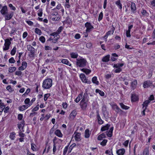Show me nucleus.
<instances>
[{
    "label": "nucleus",
    "instance_id": "17",
    "mask_svg": "<svg viewBox=\"0 0 155 155\" xmlns=\"http://www.w3.org/2000/svg\"><path fill=\"white\" fill-rule=\"evenodd\" d=\"M125 152V150L124 148L120 149L116 151V153L118 155H123Z\"/></svg>",
    "mask_w": 155,
    "mask_h": 155
},
{
    "label": "nucleus",
    "instance_id": "15",
    "mask_svg": "<svg viewBox=\"0 0 155 155\" xmlns=\"http://www.w3.org/2000/svg\"><path fill=\"white\" fill-rule=\"evenodd\" d=\"M80 105L81 108L83 110H85L87 107V102H80Z\"/></svg>",
    "mask_w": 155,
    "mask_h": 155
},
{
    "label": "nucleus",
    "instance_id": "53",
    "mask_svg": "<svg viewBox=\"0 0 155 155\" xmlns=\"http://www.w3.org/2000/svg\"><path fill=\"white\" fill-rule=\"evenodd\" d=\"M76 146V144L75 143H74L70 146L69 149V150H70V152H71V151L72 149Z\"/></svg>",
    "mask_w": 155,
    "mask_h": 155
},
{
    "label": "nucleus",
    "instance_id": "57",
    "mask_svg": "<svg viewBox=\"0 0 155 155\" xmlns=\"http://www.w3.org/2000/svg\"><path fill=\"white\" fill-rule=\"evenodd\" d=\"M9 62L11 63H14L15 62V61L13 57H12L9 59Z\"/></svg>",
    "mask_w": 155,
    "mask_h": 155
},
{
    "label": "nucleus",
    "instance_id": "29",
    "mask_svg": "<svg viewBox=\"0 0 155 155\" xmlns=\"http://www.w3.org/2000/svg\"><path fill=\"white\" fill-rule=\"evenodd\" d=\"M70 55L71 58H76L78 56V54L76 52H72L70 54Z\"/></svg>",
    "mask_w": 155,
    "mask_h": 155
},
{
    "label": "nucleus",
    "instance_id": "31",
    "mask_svg": "<svg viewBox=\"0 0 155 155\" xmlns=\"http://www.w3.org/2000/svg\"><path fill=\"white\" fill-rule=\"evenodd\" d=\"M24 102L25 104L28 106L29 107L31 105V103L30 100L29 98H26L24 101Z\"/></svg>",
    "mask_w": 155,
    "mask_h": 155
},
{
    "label": "nucleus",
    "instance_id": "7",
    "mask_svg": "<svg viewBox=\"0 0 155 155\" xmlns=\"http://www.w3.org/2000/svg\"><path fill=\"white\" fill-rule=\"evenodd\" d=\"M74 137L75 138V140L77 141H80L81 140V134L80 133H76L75 132H74Z\"/></svg>",
    "mask_w": 155,
    "mask_h": 155
},
{
    "label": "nucleus",
    "instance_id": "42",
    "mask_svg": "<svg viewBox=\"0 0 155 155\" xmlns=\"http://www.w3.org/2000/svg\"><path fill=\"white\" fill-rule=\"evenodd\" d=\"M35 31L37 34L39 35H41V34L42 33L41 30L38 28H35Z\"/></svg>",
    "mask_w": 155,
    "mask_h": 155
},
{
    "label": "nucleus",
    "instance_id": "52",
    "mask_svg": "<svg viewBox=\"0 0 155 155\" xmlns=\"http://www.w3.org/2000/svg\"><path fill=\"white\" fill-rule=\"evenodd\" d=\"M114 108L117 110L116 112L118 113L119 111L121 109L116 104H114Z\"/></svg>",
    "mask_w": 155,
    "mask_h": 155
},
{
    "label": "nucleus",
    "instance_id": "21",
    "mask_svg": "<svg viewBox=\"0 0 155 155\" xmlns=\"http://www.w3.org/2000/svg\"><path fill=\"white\" fill-rule=\"evenodd\" d=\"M61 62L62 63L68 65L69 66L71 67V64L69 62L68 59H63L62 60Z\"/></svg>",
    "mask_w": 155,
    "mask_h": 155
},
{
    "label": "nucleus",
    "instance_id": "6",
    "mask_svg": "<svg viewBox=\"0 0 155 155\" xmlns=\"http://www.w3.org/2000/svg\"><path fill=\"white\" fill-rule=\"evenodd\" d=\"M85 26L86 28V32L87 33L90 32L92 29L94 28L93 26L90 22H87L85 24Z\"/></svg>",
    "mask_w": 155,
    "mask_h": 155
},
{
    "label": "nucleus",
    "instance_id": "41",
    "mask_svg": "<svg viewBox=\"0 0 155 155\" xmlns=\"http://www.w3.org/2000/svg\"><path fill=\"white\" fill-rule=\"evenodd\" d=\"M16 48L15 46L12 49L11 51V54L12 55H14L15 54L16 51Z\"/></svg>",
    "mask_w": 155,
    "mask_h": 155
},
{
    "label": "nucleus",
    "instance_id": "51",
    "mask_svg": "<svg viewBox=\"0 0 155 155\" xmlns=\"http://www.w3.org/2000/svg\"><path fill=\"white\" fill-rule=\"evenodd\" d=\"M63 29V27L62 26H60L58 30L56 32L58 35L60 33V32Z\"/></svg>",
    "mask_w": 155,
    "mask_h": 155
},
{
    "label": "nucleus",
    "instance_id": "44",
    "mask_svg": "<svg viewBox=\"0 0 155 155\" xmlns=\"http://www.w3.org/2000/svg\"><path fill=\"white\" fill-rule=\"evenodd\" d=\"M16 69V68L14 67H10L9 68V72L10 73H12L15 71Z\"/></svg>",
    "mask_w": 155,
    "mask_h": 155
},
{
    "label": "nucleus",
    "instance_id": "55",
    "mask_svg": "<svg viewBox=\"0 0 155 155\" xmlns=\"http://www.w3.org/2000/svg\"><path fill=\"white\" fill-rule=\"evenodd\" d=\"M58 38H59L58 37V36H55V37H54V38H53V42L54 43H56L57 41Z\"/></svg>",
    "mask_w": 155,
    "mask_h": 155
},
{
    "label": "nucleus",
    "instance_id": "60",
    "mask_svg": "<svg viewBox=\"0 0 155 155\" xmlns=\"http://www.w3.org/2000/svg\"><path fill=\"white\" fill-rule=\"evenodd\" d=\"M54 145H53V153L54 154L55 153V151L56 150V147L55 145V143L54 142Z\"/></svg>",
    "mask_w": 155,
    "mask_h": 155
},
{
    "label": "nucleus",
    "instance_id": "34",
    "mask_svg": "<svg viewBox=\"0 0 155 155\" xmlns=\"http://www.w3.org/2000/svg\"><path fill=\"white\" fill-rule=\"evenodd\" d=\"M149 148L146 147L144 150L143 152V155H149Z\"/></svg>",
    "mask_w": 155,
    "mask_h": 155
},
{
    "label": "nucleus",
    "instance_id": "45",
    "mask_svg": "<svg viewBox=\"0 0 155 155\" xmlns=\"http://www.w3.org/2000/svg\"><path fill=\"white\" fill-rule=\"evenodd\" d=\"M42 14V8L39 9L38 11V15L40 17H41Z\"/></svg>",
    "mask_w": 155,
    "mask_h": 155
},
{
    "label": "nucleus",
    "instance_id": "8",
    "mask_svg": "<svg viewBox=\"0 0 155 155\" xmlns=\"http://www.w3.org/2000/svg\"><path fill=\"white\" fill-rule=\"evenodd\" d=\"M14 15V13L12 12H11L9 14L7 13L5 15H4L5 18V20H8L11 19Z\"/></svg>",
    "mask_w": 155,
    "mask_h": 155
},
{
    "label": "nucleus",
    "instance_id": "9",
    "mask_svg": "<svg viewBox=\"0 0 155 155\" xmlns=\"http://www.w3.org/2000/svg\"><path fill=\"white\" fill-rule=\"evenodd\" d=\"M97 118L98 120V123L99 124L101 125L104 123V121L101 119L98 111H97Z\"/></svg>",
    "mask_w": 155,
    "mask_h": 155
},
{
    "label": "nucleus",
    "instance_id": "11",
    "mask_svg": "<svg viewBox=\"0 0 155 155\" xmlns=\"http://www.w3.org/2000/svg\"><path fill=\"white\" fill-rule=\"evenodd\" d=\"M80 77L82 82L85 83H88L87 79L86 78L85 74H80Z\"/></svg>",
    "mask_w": 155,
    "mask_h": 155
},
{
    "label": "nucleus",
    "instance_id": "14",
    "mask_svg": "<svg viewBox=\"0 0 155 155\" xmlns=\"http://www.w3.org/2000/svg\"><path fill=\"white\" fill-rule=\"evenodd\" d=\"M27 64L26 61H23L22 63L21 66L18 68V70L22 71L25 69L27 66Z\"/></svg>",
    "mask_w": 155,
    "mask_h": 155
},
{
    "label": "nucleus",
    "instance_id": "37",
    "mask_svg": "<svg viewBox=\"0 0 155 155\" xmlns=\"http://www.w3.org/2000/svg\"><path fill=\"white\" fill-rule=\"evenodd\" d=\"M137 84V81L135 80L132 82L131 86L133 89H134L135 88Z\"/></svg>",
    "mask_w": 155,
    "mask_h": 155
},
{
    "label": "nucleus",
    "instance_id": "54",
    "mask_svg": "<svg viewBox=\"0 0 155 155\" xmlns=\"http://www.w3.org/2000/svg\"><path fill=\"white\" fill-rule=\"evenodd\" d=\"M18 133L19 135L21 137H24L25 136V134L22 133L21 131H19Z\"/></svg>",
    "mask_w": 155,
    "mask_h": 155
},
{
    "label": "nucleus",
    "instance_id": "3",
    "mask_svg": "<svg viewBox=\"0 0 155 155\" xmlns=\"http://www.w3.org/2000/svg\"><path fill=\"white\" fill-rule=\"evenodd\" d=\"M27 47L28 50L30 51V54H28V56L30 58L34 57L35 48L31 45H28Z\"/></svg>",
    "mask_w": 155,
    "mask_h": 155
},
{
    "label": "nucleus",
    "instance_id": "22",
    "mask_svg": "<svg viewBox=\"0 0 155 155\" xmlns=\"http://www.w3.org/2000/svg\"><path fill=\"white\" fill-rule=\"evenodd\" d=\"M131 10L134 13L135 12V11L136 10V5L134 3L132 2L131 5Z\"/></svg>",
    "mask_w": 155,
    "mask_h": 155
},
{
    "label": "nucleus",
    "instance_id": "43",
    "mask_svg": "<svg viewBox=\"0 0 155 155\" xmlns=\"http://www.w3.org/2000/svg\"><path fill=\"white\" fill-rule=\"evenodd\" d=\"M105 153L109 155H114L112 153V149L110 150H107L105 151Z\"/></svg>",
    "mask_w": 155,
    "mask_h": 155
},
{
    "label": "nucleus",
    "instance_id": "48",
    "mask_svg": "<svg viewBox=\"0 0 155 155\" xmlns=\"http://www.w3.org/2000/svg\"><path fill=\"white\" fill-rule=\"evenodd\" d=\"M107 141V140L104 139L100 143L101 145L103 146H104L106 145V143Z\"/></svg>",
    "mask_w": 155,
    "mask_h": 155
},
{
    "label": "nucleus",
    "instance_id": "1",
    "mask_svg": "<svg viewBox=\"0 0 155 155\" xmlns=\"http://www.w3.org/2000/svg\"><path fill=\"white\" fill-rule=\"evenodd\" d=\"M52 79L48 78L45 79L43 81L42 87L45 89H48L50 88L52 85Z\"/></svg>",
    "mask_w": 155,
    "mask_h": 155
},
{
    "label": "nucleus",
    "instance_id": "50",
    "mask_svg": "<svg viewBox=\"0 0 155 155\" xmlns=\"http://www.w3.org/2000/svg\"><path fill=\"white\" fill-rule=\"evenodd\" d=\"M39 40L42 43H44L45 41V38L43 36L40 37L39 38Z\"/></svg>",
    "mask_w": 155,
    "mask_h": 155
},
{
    "label": "nucleus",
    "instance_id": "39",
    "mask_svg": "<svg viewBox=\"0 0 155 155\" xmlns=\"http://www.w3.org/2000/svg\"><path fill=\"white\" fill-rule=\"evenodd\" d=\"M105 137V134L104 133H103L98 136L97 137V139L98 140H101L103 138H104Z\"/></svg>",
    "mask_w": 155,
    "mask_h": 155
},
{
    "label": "nucleus",
    "instance_id": "35",
    "mask_svg": "<svg viewBox=\"0 0 155 155\" xmlns=\"http://www.w3.org/2000/svg\"><path fill=\"white\" fill-rule=\"evenodd\" d=\"M25 124V121L24 120H23L21 122L20 124H18V129H20L21 128H22V129H23V128L24 127V125Z\"/></svg>",
    "mask_w": 155,
    "mask_h": 155
},
{
    "label": "nucleus",
    "instance_id": "12",
    "mask_svg": "<svg viewBox=\"0 0 155 155\" xmlns=\"http://www.w3.org/2000/svg\"><path fill=\"white\" fill-rule=\"evenodd\" d=\"M152 84V82L150 81H144L143 83V87L144 88H147L151 86Z\"/></svg>",
    "mask_w": 155,
    "mask_h": 155
},
{
    "label": "nucleus",
    "instance_id": "33",
    "mask_svg": "<svg viewBox=\"0 0 155 155\" xmlns=\"http://www.w3.org/2000/svg\"><path fill=\"white\" fill-rule=\"evenodd\" d=\"M150 102V101L149 100H146L144 101L143 103V104H142L143 106L142 108H144L145 107H146L147 108L148 104Z\"/></svg>",
    "mask_w": 155,
    "mask_h": 155
},
{
    "label": "nucleus",
    "instance_id": "46",
    "mask_svg": "<svg viewBox=\"0 0 155 155\" xmlns=\"http://www.w3.org/2000/svg\"><path fill=\"white\" fill-rule=\"evenodd\" d=\"M31 149L33 151H36L37 150L36 146L34 143L31 144Z\"/></svg>",
    "mask_w": 155,
    "mask_h": 155
},
{
    "label": "nucleus",
    "instance_id": "24",
    "mask_svg": "<svg viewBox=\"0 0 155 155\" xmlns=\"http://www.w3.org/2000/svg\"><path fill=\"white\" fill-rule=\"evenodd\" d=\"M87 94L86 93H84L83 97H82V100L80 101V102H87L88 99L87 98Z\"/></svg>",
    "mask_w": 155,
    "mask_h": 155
},
{
    "label": "nucleus",
    "instance_id": "20",
    "mask_svg": "<svg viewBox=\"0 0 155 155\" xmlns=\"http://www.w3.org/2000/svg\"><path fill=\"white\" fill-rule=\"evenodd\" d=\"M55 134L57 136L59 137H62L63 136V134L61 133V130L58 129L55 130Z\"/></svg>",
    "mask_w": 155,
    "mask_h": 155
},
{
    "label": "nucleus",
    "instance_id": "40",
    "mask_svg": "<svg viewBox=\"0 0 155 155\" xmlns=\"http://www.w3.org/2000/svg\"><path fill=\"white\" fill-rule=\"evenodd\" d=\"M141 13L142 15L144 16H147L148 15V13L146 12V11L144 10L143 9L141 10Z\"/></svg>",
    "mask_w": 155,
    "mask_h": 155
},
{
    "label": "nucleus",
    "instance_id": "56",
    "mask_svg": "<svg viewBox=\"0 0 155 155\" xmlns=\"http://www.w3.org/2000/svg\"><path fill=\"white\" fill-rule=\"evenodd\" d=\"M68 146H66L64 148L63 151V155H65L68 149Z\"/></svg>",
    "mask_w": 155,
    "mask_h": 155
},
{
    "label": "nucleus",
    "instance_id": "32",
    "mask_svg": "<svg viewBox=\"0 0 155 155\" xmlns=\"http://www.w3.org/2000/svg\"><path fill=\"white\" fill-rule=\"evenodd\" d=\"M110 127V125L107 124L105 126L102 127L101 128V130L102 131H104L108 130Z\"/></svg>",
    "mask_w": 155,
    "mask_h": 155
},
{
    "label": "nucleus",
    "instance_id": "64",
    "mask_svg": "<svg viewBox=\"0 0 155 155\" xmlns=\"http://www.w3.org/2000/svg\"><path fill=\"white\" fill-rule=\"evenodd\" d=\"M26 22L30 26H32L33 24V23L30 21H26Z\"/></svg>",
    "mask_w": 155,
    "mask_h": 155
},
{
    "label": "nucleus",
    "instance_id": "59",
    "mask_svg": "<svg viewBox=\"0 0 155 155\" xmlns=\"http://www.w3.org/2000/svg\"><path fill=\"white\" fill-rule=\"evenodd\" d=\"M6 89L8 91L10 92H12V91H13V90L12 89L11 86L10 85H8L6 87Z\"/></svg>",
    "mask_w": 155,
    "mask_h": 155
},
{
    "label": "nucleus",
    "instance_id": "18",
    "mask_svg": "<svg viewBox=\"0 0 155 155\" xmlns=\"http://www.w3.org/2000/svg\"><path fill=\"white\" fill-rule=\"evenodd\" d=\"M91 133L88 129H86L84 132V137L85 138H88L90 137L91 135Z\"/></svg>",
    "mask_w": 155,
    "mask_h": 155
},
{
    "label": "nucleus",
    "instance_id": "58",
    "mask_svg": "<svg viewBox=\"0 0 155 155\" xmlns=\"http://www.w3.org/2000/svg\"><path fill=\"white\" fill-rule=\"evenodd\" d=\"M39 105L38 104L35 107L33 108L32 110V111L34 112L38 110L39 109Z\"/></svg>",
    "mask_w": 155,
    "mask_h": 155
},
{
    "label": "nucleus",
    "instance_id": "63",
    "mask_svg": "<svg viewBox=\"0 0 155 155\" xmlns=\"http://www.w3.org/2000/svg\"><path fill=\"white\" fill-rule=\"evenodd\" d=\"M23 117L22 114H19L18 115V119L19 120H21L23 118Z\"/></svg>",
    "mask_w": 155,
    "mask_h": 155
},
{
    "label": "nucleus",
    "instance_id": "49",
    "mask_svg": "<svg viewBox=\"0 0 155 155\" xmlns=\"http://www.w3.org/2000/svg\"><path fill=\"white\" fill-rule=\"evenodd\" d=\"M50 94H45L44 96V100L45 101H46L50 96Z\"/></svg>",
    "mask_w": 155,
    "mask_h": 155
},
{
    "label": "nucleus",
    "instance_id": "47",
    "mask_svg": "<svg viewBox=\"0 0 155 155\" xmlns=\"http://www.w3.org/2000/svg\"><path fill=\"white\" fill-rule=\"evenodd\" d=\"M103 13L102 12H101L99 15L98 18V21H101L103 18Z\"/></svg>",
    "mask_w": 155,
    "mask_h": 155
},
{
    "label": "nucleus",
    "instance_id": "4",
    "mask_svg": "<svg viewBox=\"0 0 155 155\" xmlns=\"http://www.w3.org/2000/svg\"><path fill=\"white\" fill-rule=\"evenodd\" d=\"M124 63H117V64H114L113 67L116 68L114 71V72L116 73H120L122 70V69L121 68L124 65Z\"/></svg>",
    "mask_w": 155,
    "mask_h": 155
},
{
    "label": "nucleus",
    "instance_id": "38",
    "mask_svg": "<svg viewBox=\"0 0 155 155\" xmlns=\"http://www.w3.org/2000/svg\"><path fill=\"white\" fill-rule=\"evenodd\" d=\"M95 92L97 93H98L101 96H103L104 95V92L98 89H96Z\"/></svg>",
    "mask_w": 155,
    "mask_h": 155
},
{
    "label": "nucleus",
    "instance_id": "27",
    "mask_svg": "<svg viewBox=\"0 0 155 155\" xmlns=\"http://www.w3.org/2000/svg\"><path fill=\"white\" fill-rule=\"evenodd\" d=\"M119 104L121 108L123 109L127 110L128 109L130 108L129 107L125 105L122 103H120Z\"/></svg>",
    "mask_w": 155,
    "mask_h": 155
},
{
    "label": "nucleus",
    "instance_id": "26",
    "mask_svg": "<svg viewBox=\"0 0 155 155\" xmlns=\"http://www.w3.org/2000/svg\"><path fill=\"white\" fill-rule=\"evenodd\" d=\"M110 56V55L108 54L103 57L102 59V61L104 62H107L109 60Z\"/></svg>",
    "mask_w": 155,
    "mask_h": 155
},
{
    "label": "nucleus",
    "instance_id": "5",
    "mask_svg": "<svg viewBox=\"0 0 155 155\" xmlns=\"http://www.w3.org/2000/svg\"><path fill=\"white\" fill-rule=\"evenodd\" d=\"M11 44V42L8 39H6L5 40V43L4 45V46L3 47V50L4 51L8 50L9 48L10 45Z\"/></svg>",
    "mask_w": 155,
    "mask_h": 155
},
{
    "label": "nucleus",
    "instance_id": "2",
    "mask_svg": "<svg viewBox=\"0 0 155 155\" xmlns=\"http://www.w3.org/2000/svg\"><path fill=\"white\" fill-rule=\"evenodd\" d=\"M87 61L84 58H81L80 59H77L76 65L77 67L84 68L87 65Z\"/></svg>",
    "mask_w": 155,
    "mask_h": 155
},
{
    "label": "nucleus",
    "instance_id": "25",
    "mask_svg": "<svg viewBox=\"0 0 155 155\" xmlns=\"http://www.w3.org/2000/svg\"><path fill=\"white\" fill-rule=\"evenodd\" d=\"M15 135L16 133L15 132L13 131L10 133L9 137L11 140H14L15 139Z\"/></svg>",
    "mask_w": 155,
    "mask_h": 155
},
{
    "label": "nucleus",
    "instance_id": "28",
    "mask_svg": "<svg viewBox=\"0 0 155 155\" xmlns=\"http://www.w3.org/2000/svg\"><path fill=\"white\" fill-rule=\"evenodd\" d=\"M115 4L118 6L119 8L121 9L122 5L121 3L120 0H118L115 2Z\"/></svg>",
    "mask_w": 155,
    "mask_h": 155
},
{
    "label": "nucleus",
    "instance_id": "13",
    "mask_svg": "<svg viewBox=\"0 0 155 155\" xmlns=\"http://www.w3.org/2000/svg\"><path fill=\"white\" fill-rule=\"evenodd\" d=\"M77 114L76 110H73L70 114L69 119L71 120L73 119L76 116Z\"/></svg>",
    "mask_w": 155,
    "mask_h": 155
},
{
    "label": "nucleus",
    "instance_id": "23",
    "mask_svg": "<svg viewBox=\"0 0 155 155\" xmlns=\"http://www.w3.org/2000/svg\"><path fill=\"white\" fill-rule=\"evenodd\" d=\"M83 93L79 94L76 98L74 100V101L76 103H78L79 101L82 98Z\"/></svg>",
    "mask_w": 155,
    "mask_h": 155
},
{
    "label": "nucleus",
    "instance_id": "19",
    "mask_svg": "<svg viewBox=\"0 0 155 155\" xmlns=\"http://www.w3.org/2000/svg\"><path fill=\"white\" fill-rule=\"evenodd\" d=\"M80 70L83 72L85 73L86 75L89 74L91 72V70L87 68H83L80 69Z\"/></svg>",
    "mask_w": 155,
    "mask_h": 155
},
{
    "label": "nucleus",
    "instance_id": "30",
    "mask_svg": "<svg viewBox=\"0 0 155 155\" xmlns=\"http://www.w3.org/2000/svg\"><path fill=\"white\" fill-rule=\"evenodd\" d=\"M92 81L93 83L97 85H98L99 84V82L97 81V78L96 76L92 78Z\"/></svg>",
    "mask_w": 155,
    "mask_h": 155
},
{
    "label": "nucleus",
    "instance_id": "16",
    "mask_svg": "<svg viewBox=\"0 0 155 155\" xmlns=\"http://www.w3.org/2000/svg\"><path fill=\"white\" fill-rule=\"evenodd\" d=\"M139 98L138 96L135 94H132L131 96V100L133 102H136L138 101Z\"/></svg>",
    "mask_w": 155,
    "mask_h": 155
},
{
    "label": "nucleus",
    "instance_id": "10",
    "mask_svg": "<svg viewBox=\"0 0 155 155\" xmlns=\"http://www.w3.org/2000/svg\"><path fill=\"white\" fill-rule=\"evenodd\" d=\"M0 12L3 15L8 13V10L7 6L6 5L3 6L0 11Z\"/></svg>",
    "mask_w": 155,
    "mask_h": 155
},
{
    "label": "nucleus",
    "instance_id": "62",
    "mask_svg": "<svg viewBox=\"0 0 155 155\" xmlns=\"http://www.w3.org/2000/svg\"><path fill=\"white\" fill-rule=\"evenodd\" d=\"M9 7L11 9L13 10H15L16 9V8L14 6H13V5L11 4H10L8 5Z\"/></svg>",
    "mask_w": 155,
    "mask_h": 155
},
{
    "label": "nucleus",
    "instance_id": "36",
    "mask_svg": "<svg viewBox=\"0 0 155 155\" xmlns=\"http://www.w3.org/2000/svg\"><path fill=\"white\" fill-rule=\"evenodd\" d=\"M102 111L103 115L105 116L107 112L106 106L105 105H103L102 107Z\"/></svg>",
    "mask_w": 155,
    "mask_h": 155
},
{
    "label": "nucleus",
    "instance_id": "61",
    "mask_svg": "<svg viewBox=\"0 0 155 155\" xmlns=\"http://www.w3.org/2000/svg\"><path fill=\"white\" fill-rule=\"evenodd\" d=\"M61 8V4H58L56 6V8L52 9L53 10H54L56 9H60Z\"/></svg>",
    "mask_w": 155,
    "mask_h": 155
}]
</instances>
